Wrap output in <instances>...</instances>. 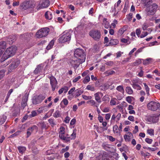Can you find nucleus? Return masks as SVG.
Masks as SVG:
<instances>
[{
  "label": "nucleus",
  "instance_id": "nucleus-1",
  "mask_svg": "<svg viewBox=\"0 0 160 160\" xmlns=\"http://www.w3.org/2000/svg\"><path fill=\"white\" fill-rule=\"evenodd\" d=\"M17 50V47L15 46H12L7 48L1 59V62H4L9 58L13 56Z\"/></svg>",
  "mask_w": 160,
  "mask_h": 160
},
{
  "label": "nucleus",
  "instance_id": "nucleus-2",
  "mask_svg": "<svg viewBox=\"0 0 160 160\" xmlns=\"http://www.w3.org/2000/svg\"><path fill=\"white\" fill-rule=\"evenodd\" d=\"M75 57L78 59V60L80 61V62H83L85 61L86 54L84 50L79 48L76 49L74 52Z\"/></svg>",
  "mask_w": 160,
  "mask_h": 160
},
{
  "label": "nucleus",
  "instance_id": "nucleus-3",
  "mask_svg": "<svg viewBox=\"0 0 160 160\" xmlns=\"http://www.w3.org/2000/svg\"><path fill=\"white\" fill-rule=\"evenodd\" d=\"M49 32V29L47 27L42 28L38 30L36 33L37 38H41L46 37Z\"/></svg>",
  "mask_w": 160,
  "mask_h": 160
},
{
  "label": "nucleus",
  "instance_id": "nucleus-4",
  "mask_svg": "<svg viewBox=\"0 0 160 160\" xmlns=\"http://www.w3.org/2000/svg\"><path fill=\"white\" fill-rule=\"evenodd\" d=\"M158 6L155 3L149 5L146 8L147 14L148 15H153L156 12Z\"/></svg>",
  "mask_w": 160,
  "mask_h": 160
},
{
  "label": "nucleus",
  "instance_id": "nucleus-5",
  "mask_svg": "<svg viewBox=\"0 0 160 160\" xmlns=\"http://www.w3.org/2000/svg\"><path fill=\"white\" fill-rule=\"evenodd\" d=\"M148 109L151 111H156L160 109V104L153 101L149 102L147 105Z\"/></svg>",
  "mask_w": 160,
  "mask_h": 160
},
{
  "label": "nucleus",
  "instance_id": "nucleus-6",
  "mask_svg": "<svg viewBox=\"0 0 160 160\" xmlns=\"http://www.w3.org/2000/svg\"><path fill=\"white\" fill-rule=\"evenodd\" d=\"M160 115L155 114L152 115H149L147 117L146 120L150 122L155 123L157 122L159 120V116Z\"/></svg>",
  "mask_w": 160,
  "mask_h": 160
},
{
  "label": "nucleus",
  "instance_id": "nucleus-7",
  "mask_svg": "<svg viewBox=\"0 0 160 160\" xmlns=\"http://www.w3.org/2000/svg\"><path fill=\"white\" fill-rule=\"evenodd\" d=\"M89 34L94 40H98L101 37V33L99 31L93 30L89 32Z\"/></svg>",
  "mask_w": 160,
  "mask_h": 160
},
{
  "label": "nucleus",
  "instance_id": "nucleus-8",
  "mask_svg": "<svg viewBox=\"0 0 160 160\" xmlns=\"http://www.w3.org/2000/svg\"><path fill=\"white\" fill-rule=\"evenodd\" d=\"M46 95L40 94L38 96L35 97L32 100V103L37 105L40 103L46 98Z\"/></svg>",
  "mask_w": 160,
  "mask_h": 160
},
{
  "label": "nucleus",
  "instance_id": "nucleus-9",
  "mask_svg": "<svg viewBox=\"0 0 160 160\" xmlns=\"http://www.w3.org/2000/svg\"><path fill=\"white\" fill-rule=\"evenodd\" d=\"M71 36L70 33H67L60 37L59 39V42L61 43H63L68 42L71 39Z\"/></svg>",
  "mask_w": 160,
  "mask_h": 160
},
{
  "label": "nucleus",
  "instance_id": "nucleus-10",
  "mask_svg": "<svg viewBox=\"0 0 160 160\" xmlns=\"http://www.w3.org/2000/svg\"><path fill=\"white\" fill-rule=\"evenodd\" d=\"M20 61L18 59H15L9 66L8 71L11 72L12 70L16 68L20 64Z\"/></svg>",
  "mask_w": 160,
  "mask_h": 160
},
{
  "label": "nucleus",
  "instance_id": "nucleus-11",
  "mask_svg": "<svg viewBox=\"0 0 160 160\" xmlns=\"http://www.w3.org/2000/svg\"><path fill=\"white\" fill-rule=\"evenodd\" d=\"M49 78L50 80V84L52 87V91H53L55 89L58 82L56 78L53 76L50 77Z\"/></svg>",
  "mask_w": 160,
  "mask_h": 160
},
{
  "label": "nucleus",
  "instance_id": "nucleus-12",
  "mask_svg": "<svg viewBox=\"0 0 160 160\" xmlns=\"http://www.w3.org/2000/svg\"><path fill=\"white\" fill-rule=\"evenodd\" d=\"M50 2L48 0H42L39 3V8H43L48 7L49 5Z\"/></svg>",
  "mask_w": 160,
  "mask_h": 160
},
{
  "label": "nucleus",
  "instance_id": "nucleus-13",
  "mask_svg": "<svg viewBox=\"0 0 160 160\" xmlns=\"http://www.w3.org/2000/svg\"><path fill=\"white\" fill-rule=\"evenodd\" d=\"M102 160H114V159L112 156L105 152L103 153L102 156Z\"/></svg>",
  "mask_w": 160,
  "mask_h": 160
},
{
  "label": "nucleus",
  "instance_id": "nucleus-14",
  "mask_svg": "<svg viewBox=\"0 0 160 160\" xmlns=\"http://www.w3.org/2000/svg\"><path fill=\"white\" fill-rule=\"evenodd\" d=\"M28 96L25 95L22 100L21 103V107L24 109L27 105V102L28 100Z\"/></svg>",
  "mask_w": 160,
  "mask_h": 160
},
{
  "label": "nucleus",
  "instance_id": "nucleus-15",
  "mask_svg": "<svg viewBox=\"0 0 160 160\" xmlns=\"http://www.w3.org/2000/svg\"><path fill=\"white\" fill-rule=\"evenodd\" d=\"M78 59L77 58L76 60H72L71 61V63L72 65L74 68H77L78 67L79 64L82 62H80V61L78 60Z\"/></svg>",
  "mask_w": 160,
  "mask_h": 160
},
{
  "label": "nucleus",
  "instance_id": "nucleus-16",
  "mask_svg": "<svg viewBox=\"0 0 160 160\" xmlns=\"http://www.w3.org/2000/svg\"><path fill=\"white\" fill-rule=\"evenodd\" d=\"M53 13V12L52 11H48L46 12L44 15L45 18L47 19H51L52 18V13Z\"/></svg>",
  "mask_w": 160,
  "mask_h": 160
},
{
  "label": "nucleus",
  "instance_id": "nucleus-17",
  "mask_svg": "<svg viewBox=\"0 0 160 160\" xmlns=\"http://www.w3.org/2000/svg\"><path fill=\"white\" fill-rule=\"evenodd\" d=\"M28 1H25L20 4V7L21 8L24 10H27L28 9Z\"/></svg>",
  "mask_w": 160,
  "mask_h": 160
},
{
  "label": "nucleus",
  "instance_id": "nucleus-18",
  "mask_svg": "<svg viewBox=\"0 0 160 160\" xmlns=\"http://www.w3.org/2000/svg\"><path fill=\"white\" fill-rule=\"evenodd\" d=\"M43 67L42 66V64H41L38 65L37 67L35 69L34 71V73L35 74H38V73L40 72L42 70L43 68Z\"/></svg>",
  "mask_w": 160,
  "mask_h": 160
},
{
  "label": "nucleus",
  "instance_id": "nucleus-19",
  "mask_svg": "<svg viewBox=\"0 0 160 160\" xmlns=\"http://www.w3.org/2000/svg\"><path fill=\"white\" fill-rule=\"evenodd\" d=\"M35 5V2L32 1H28V9L33 8H34Z\"/></svg>",
  "mask_w": 160,
  "mask_h": 160
},
{
  "label": "nucleus",
  "instance_id": "nucleus-20",
  "mask_svg": "<svg viewBox=\"0 0 160 160\" xmlns=\"http://www.w3.org/2000/svg\"><path fill=\"white\" fill-rule=\"evenodd\" d=\"M119 42L118 40L117 39H111L109 42V45H114L117 44Z\"/></svg>",
  "mask_w": 160,
  "mask_h": 160
},
{
  "label": "nucleus",
  "instance_id": "nucleus-21",
  "mask_svg": "<svg viewBox=\"0 0 160 160\" xmlns=\"http://www.w3.org/2000/svg\"><path fill=\"white\" fill-rule=\"evenodd\" d=\"M59 137L61 139L64 140L66 142H68L70 141L69 137H65L63 135H59Z\"/></svg>",
  "mask_w": 160,
  "mask_h": 160
},
{
  "label": "nucleus",
  "instance_id": "nucleus-22",
  "mask_svg": "<svg viewBox=\"0 0 160 160\" xmlns=\"http://www.w3.org/2000/svg\"><path fill=\"white\" fill-rule=\"evenodd\" d=\"M7 117L5 115H2L0 116V124H3L6 121Z\"/></svg>",
  "mask_w": 160,
  "mask_h": 160
},
{
  "label": "nucleus",
  "instance_id": "nucleus-23",
  "mask_svg": "<svg viewBox=\"0 0 160 160\" xmlns=\"http://www.w3.org/2000/svg\"><path fill=\"white\" fill-rule=\"evenodd\" d=\"M132 87L135 89L137 88L138 90H140L142 89L141 87L139 85L137 84L136 82H132Z\"/></svg>",
  "mask_w": 160,
  "mask_h": 160
},
{
  "label": "nucleus",
  "instance_id": "nucleus-24",
  "mask_svg": "<svg viewBox=\"0 0 160 160\" xmlns=\"http://www.w3.org/2000/svg\"><path fill=\"white\" fill-rule=\"evenodd\" d=\"M18 149L19 152L22 154L26 151V148L24 147L20 146L18 147Z\"/></svg>",
  "mask_w": 160,
  "mask_h": 160
},
{
  "label": "nucleus",
  "instance_id": "nucleus-25",
  "mask_svg": "<svg viewBox=\"0 0 160 160\" xmlns=\"http://www.w3.org/2000/svg\"><path fill=\"white\" fill-rule=\"evenodd\" d=\"M99 92H97L94 94L95 100L98 102H101V98L99 95Z\"/></svg>",
  "mask_w": 160,
  "mask_h": 160
},
{
  "label": "nucleus",
  "instance_id": "nucleus-26",
  "mask_svg": "<svg viewBox=\"0 0 160 160\" xmlns=\"http://www.w3.org/2000/svg\"><path fill=\"white\" fill-rule=\"evenodd\" d=\"M142 1L144 3L145 6L147 7L150 5L152 2V0H142Z\"/></svg>",
  "mask_w": 160,
  "mask_h": 160
},
{
  "label": "nucleus",
  "instance_id": "nucleus-27",
  "mask_svg": "<svg viewBox=\"0 0 160 160\" xmlns=\"http://www.w3.org/2000/svg\"><path fill=\"white\" fill-rule=\"evenodd\" d=\"M6 43L5 42H0V49H4L6 48Z\"/></svg>",
  "mask_w": 160,
  "mask_h": 160
},
{
  "label": "nucleus",
  "instance_id": "nucleus-28",
  "mask_svg": "<svg viewBox=\"0 0 160 160\" xmlns=\"http://www.w3.org/2000/svg\"><path fill=\"white\" fill-rule=\"evenodd\" d=\"M34 130H36L37 131L38 130V127L35 125H33L28 129V130L29 131L31 132H32Z\"/></svg>",
  "mask_w": 160,
  "mask_h": 160
},
{
  "label": "nucleus",
  "instance_id": "nucleus-29",
  "mask_svg": "<svg viewBox=\"0 0 160 160\" xmlns=\"http://www.w3.org/2000/svg\"><path fill=\"white\" fill-rule=\"evenodd\" d=\"M76 92L75 98H76L80 95L82 93L83 91L80 89H77L75 90Z\"/></svg>",
  "mask_w": 160,
  "mask_h": 160
},
{
  "label": "nucleus",
  "instance_id": "nucleus-30",
  "mask_svg": "<svg viewBox=\"0 0 160 160\" xmlns=\"http://www.w3.org/2000/svg\"><path fill=\"white\" fill-rule=\"evenodd\" d=\"M39 124H40V127L42 129H47L48 128V127L44 122H39Z\"/></svg>",
  "mask_w": 160,
  "mask_h": 160
},
{
  "label": "nucleus",
  "instance_id": "nucleus-31",
  "mask_svg": "<svg viewBox=\"0 0 160 160\" xmlns=\"http://www.w3.org/2000/svg\"><path fill=\"white\" fill-rule=\"evenodd\" d=\"M54 43V41L53 40H52L49 43V44L47 46L46 48V49L48 50H49L51 48H52Z\"/></svg>",
  "mask_w": 160,
  "mask_h": 160
},
{
  "label": "nucleus",
  "instance_id": "nucleus-32",
  "mask_svg": "<svg viewBox=\"0 0 160 160\" xmlns=\"http://www.w3.org/2000/svg\"><path fill=\"white\" fill-rule=\"evenodd\" d=\"M152 59L150 58H149L146 59L145 60H143V63L144 65H147L151 61Z\"/></svg>",
  "mask_w": 160,
  "mask_h": 160
},
{
  "label": "nucleus",
  "instance_id": "nucleus-33",
  "mask_svg": "<svg viewBox=\"0 0 160 160\" xmlns=\"http://www.w3.org/2000/svg\"><path fill=\"white\" fill-rule=\"evenodd\" d=\"M53 116L54 117L57 118L61 116V112L58 110H57L53 114Z\"/></svg>",
  "mask_w": 160,
  "mask_h": 160
},
{
  "label": "nucleus",
  "instance_id": "nucleus-34",
  "mask_svg": "<svg viewBox=\"0 0 160 160\" xmlns=\"http://www.w3.org/2000/svg\"><path fill=\"white\" fill-rule=\"evenodd\" d=\"M126 91L129 94H131L133 93V91L130 87H127L126 88Z\"/></svg>",
  "mask_w": 160,
  "mask_h": 160
},
{
  "label": "nucleus",
  "instance_id": "nucleus-35",
  "mask_svg": "<svg viewBox=\"0 0 160 160\" xmlns=\"http://www.w3.org/2000/svg\"><path fill=\"white\" fill-rule=\"evenodd\" d=\"M117 90L123 93L124 92V90L122 86L120 85L118 86L117 88Z\"/></svg>",
  "mask_w": 160,
  "mask_h": 160
},
{
  "label": "nucleus",
  "instance_id": "nucleus-36",
  "mask_svg": "<svg viewBox=\"0 0 160 160\" xmlns=\"http://www.w3.org/2000/svg\"><path fill=\"white\" fill-rule=\"evenodd\" d=\"M141 63V60L140 59H138L135 62H134L132 63V65L136 66L139 65Z\"/></svg>",
  "mask_w": 160,
  "mask_h": 160
},
{
  "label": "nucleus",
  "instance_id": "nucleus-37",
  "mask_svg": "<svg viewBox=\"0 0 160 160\" xmlns=\"http://www.w3.org/2000/svg\"><path fill=\"white\" fill-rule=\"evenodd\" d=\"M117 99L115 98H112L110 101V103L111 105H114L116 104V101H117Z\"/></svg>",
  "mask_w": 160,
  "mask_h": 160
},
{
  "label": "nucleus",
  "instance_id": "nucleus-38",
  "mask_svg": "<svg viewBox=\"0 0 160 160\" xmlns=\"http://www.w3.org/2000/svg\"><path fill=\"white\" fill-rule=\"evenodd\" d=\"M90 77L88 76H87L85 77V79H84L83 81V82H84V83H86L90 81Z\"/></svg>",
  "mask_w": 160,
  "mask_h": 160
},
{
  "label": "nucleus",
  "instance_id": "nucleus-39",
  "mask_svg": "<svg viewBox=\"0 0 160 160\" xmlns=\"http://www.w3.org/2000/svg\"><path fill=\"white\" fill-rule=\"evenodd\" d=\"M77 130L76 129H74L73 130V132L72 134L71 135V136L72 137V138L71 139H74L76 137V132Z\"/></svg>",
  "mask_w": 160,
  "mask_h": 160
},
{
  "label": "nucleus",
  "instance_id": "nucleus-40",
  "mask_svg": "<svg viewBox=\"0 0 160 160\" xmlns=\"http://www.w3.org/2000/svg\"><path fill=\"white\" fill-rule=\"evenodd\" d=\"M127 30V27H124L120 28L119 31V32L120 33V34H122L123 32Z\"/></svg>",
  "mask_w": 160,
  "mask_h": 160
},
{
  "label": "nucleus",
  "instance_id": "nucleus-41",
  "mask_svg": "<svg viewBox=\"0 0 160 160\" xmlns=\"http://www.w3.org/2000/svg\"><path fill=\"white\" fill-rule=\"evenodd\" d=\"M48 121L50 124L51 125L52 127H53L56 125V124L54 122V120L52 119H50L48 120Z\"/></svg>",
  "mask_w": 160,
  "mask_h": 160
},
{
  "label": "nucleus",
  "instance_id": "nucleus-42",
  "mask_svg": "<svg viewBox=\"0 0 160 160\" xmlns=\"http://www.w3.org/2000/svg\"><path fill=\"white\" fill-rule=\"evenodd\" d=\"M23 36L26 39H28L31 37V34L30 33H26L24 34Z\"/></svg>",
  "mask_w": 160,
  "mask_h": 160
},
{
  "label": "nucleus",
  "instance_id": "nucleus-43",
  "mask_svg": "<svg viewBox=\"0 0 160 160\" xmlns=\"http://www.w3.org/2000/svg\"><path fill=\"white\" fill-rule=\"evenodd\" d=\"M5 71L4 70L0 71V80L2 79L4 76Z\"/></svg>",
  "mask_w": 160,
  "mask_h": 160
},
{
  "label": "nucleus",
  "instance_id": "nucleus-44",
  "mask_svg": "<svg viewBox=\"0 0 160 160\" xmlns=\"http://www.w3.org/2000/svg\"><path fill=\"white\" fill-rule=\"evenodd\" d=\"M65 128L62 127L60 128V131L59 132V135H63L65 133Z\"/></svg>",
  "mask_w": 160,
  "mask_h": 160
},
{
  "label": "nucleus",
  "instance_id": "nucleus-45",
  "mask_svg": "<svg viewBox=\"0 0 160 160\" xmlns=\"http://www.w3.org/2000/svg\"><path fill=\"white\" fill-rule=\"evenodd\" d=\"M86 89L93 91L95 90V88L93 87L92 86L90 85H88L87 86Z\"/></svg>",
  "mask_w": 160,
  "mask_h": 160
},
{
  "label": "nucleus",
  "instance_id": "nucleus-46",
  "mask_svg": "<svg viewBox=\"0 0 160 160\" xmlns=\"http://www.w3.org/2000/svg\"><path fill=\"white\" fill-rule=\"evenodd\" d=\"M37 115V113L35 111H33L31 112V114L30 115V117H34Z\"/></svg>",
  "mask_w": 160,
  "mask_h": 160
},
{
  "label": "nucleus",
  "instance_id": "nucleus-47",
  "mask_svg": "<svg viewBox=\"0 0 160 160\" xmlns=\"http://www.w3.org/2000/svg\"><path fill=\"white\" fill-rule=\"evenodd\" d=\"M148 34V33L147 32H142V34L140 36V38H142L145 37L147 36Z\"/></svg>",
  "mask_w": 160,
  "mask_h": 160
},
{
  "label": "nucleus",
  "instance_id": "nucleus-48",
  "mask_svg": "<svg viewBox=\"0 0 160 160\" xmlns=\"http://www.w3.org/2000/svg\"><path fill=\"white\" fill-rule=\"evenodd\" d=\"M130 137L127 134H125L124 136V138L125 141H130Z\"/></svg>",
  "mask_w": 160,
  "mask_h": 160
},
{
  "label": "nucleus",
  "instance_id": "nucleus-49",
  "mask_svg": "<svg viewBox=\"0 0 160 160\" xmlns=\"http://www.w3.org/2000/svg\"><path fill=\"white\" fill-rule=\"evenodd\" d=\"M20 132V131H18L16 132H15L14 133L11 135V137L13 138L15 136L18 135L19 134V133Z\"/></svg>",
  "mask_w": 160,
  "mask_h": 160
},
{
  "label": "nucleus",
  "instance_id": "nucleus-50",
  "mask_svg": "<svg viewBox=\"0 0 160 160\" xmlns=\"http://www.w3.org/2000/svg\"><path fill=\"white\" fill-rule=\"evenodd\" d=\"M147 132L150 135H154V130L152 129H148Z\"/></svg>",
  "mask_w": 160,
  "mask_h": 160
},
{
  "label": "nucleus",
  "instance_id": "nucleus-51",
  "mask_svg": "<svg viewBox=\"0 0 160 160\" xmlns=\"http://www.w3.org/2000/svg\"><path fill=\"white\" fill-rule=\"evenodd\" d=\"M145 141L149 144H151L152 142V140L148 138L145 139Z\"/></svg>",
  "mask_w": 160,
  "mask_h": 160
},
{
  "label": "nucleus",
  "instance_id": "nucleus-52",
  "mask_svg": "<svg viewBox=\"0 0 160 160\" xmlns=\"http://www.w3.org/2000/svg\"><path fill=\"white\" fill-rule=\"evenodd\" d=\"M118 129V126L117 125H115L113 127V131L114 132H116V133H118V131H117Z\"/></svg>",
  "mask_w": 160,
  "mask_h": 160
},
{
  "label": "nucleus",
  "instance_id": "nucleus-53",
  "mask_svg": "<svg viewBox=\"0 0 160 160\" xmlns=\"http://www.w3.org/2000/svg\"><path fill=\"white\" fill-rule=\"evenodd\" d=\"M131 56L129 58H126L125 60H122V64H124L125 62H128L129 60L131 59Z\"/></svg>",
  "mask_w": 160,
  "mask_h": 160
},
{
  "label": "nucleus",
  "instance_id": "nucleus-54",
  "mask_svg": "<svg viewBox=\"0 0 160 160\" xmlns=\"http://www.w3.org/2000/svg\"><path fill=\"white\" fill-rule=\"evenodd\" d=\"M69 149V147L68 146H67L65 148H62L61 150V152L62 153L64 152L67 151Z\"/></svg>",
  "mask_w": 160,
  "mask_h": 160
},
{
  "label": "nucleus",
  "instance_id": "nucleus-55",
  "mask_svg": "<svg viewBox=\"0 0 160 160\" xmlns=\"http://www.w3.org/2000/svg\"><path fill=\"white\" fill-rule=\"evenodd\" d=\"M81 78L80 76H78L73 80L72 82H77Z\"/></svg>",
  "mask_w": 160,
  "mask_h": 160
},
{
  "label": "nucleus",
  "instance_id": "nucleus-56",
  "mask_svg": "<svg viewBox=\"0 0 160 160\" xmlns=\"http://www.w3.org/2000/svg\"><path fill=\"white\" fill-rule=\"evenodd\" d=\"M13 91V89H10L8 92L7 93V97L8 98H9V97H10L11 94L12 92Z\"/></svg>",
  "mask_w": 160,
  "mask_h": 160
},
{
  "label": "nucleus",
  "instance_id": "nucleus-57",
  "mask_svg": "<svg viewBox=\"0 0 160 160\" xmlns=\"http://www.w3.org/2000/svg\"><path fill=\"white\" fill-rule=\"evenodd\" d=\"M132 97L130 96H128L126 98V101L129 103H131L132 100L131 98Z\"/></svg>",
  "mask_w": 160,
  "mask_h": 160
},
{
  "label": "nucleus",
  "instance_id": "nucleus-58",
  "mask_svg": "<svg viewBox=\"0 0 160 160\" xmlns=\"http://www.w3.org/2000/svg\"><path fill=\"white\" fill-rule=\"evenodd\" d=\"M148 27V26L146 23H144V24L142 25V28L143 30H146Z\"/></svg>",
  "mask_w": 160,
  "mask_h": 160
},
{
  "label": "nucleus",
  "instance_id": "nucleus-59",
  "mask_svg": "<svg viewBox=\"0 0 160 160\" xmlns=\"http://www.w3.org/2000/svg\"><path fill=\"white\" fill-rule=\"evenodd\" d=\"M111 117V114L110 113H108L105 115V119L107 120H109Z\"/></svg>",
  "mask_w": 160,
  "mask_h": 160
},
{
  "label": "nucleus",
  "instance_id": "nucleus-60",
  "mask_svg": "<svg viewBox=\"0 0 160 160\" xmlns=\"http://www.w3.org/2000/svg\"><path fill=\"white\" fill-rule=\"evenodd\" d=\"M75 87H73L71 88L70 90L68 92V94H70L72 93L75 90Z\"/></svg>",
  "mask_w": 160,
  "mask_h": 160
},
{
  "label": "nucleus",
  "instance_id": "nucleus-61",
  "mask_svg": "<svg viewBox=\"0 0 160 160\" xmlns=\"http://www.w3.org/2000/svg\"><path fill=\"white\" fill-rule=\"evenodd\" d=\"M70 121V118L68 116H67L65 118V120L64 121V122L66 123H69Z\"/></svg>",
  "mask_w": 160,
  "mask_h": 160
},
{
  "label": "nucleus",
  "instance_id": "nucleus-62",
  "mask_svg": "<svg viewBox=\"0 0 160 160\" xmlns=\"http://www.w3.org/2000/svg\"><path fill=\"white\" fill-rule=\"evenodd\" d=\"M62 101L63 102V103L64 105L66 106L68 104V101L67 99L64 98L63 100Z\"/></svg>",
  "mask_w": 160,
  "mask_h": 160
},
{
  "label": "nucleus",
  "instance_id": "nucleus-63",
  "mask_svg": "<svg viewBox=\"0 0 160 160\" xmlns=\"http://www.w3.org/2000/svg\"><path fill=\"white\" fill-rule=\"evenodd\" d=\"M113 63L112 61H109L106 63V65L109 66H112L113 65Z\"/></svg>",
  "mask_w": 160,
  "mask_h": 160
},
{
  "label": "nucleus",
  "instance_id": "nucleus-64",
  "mask_svg": "<svg viewBox=\"0 0 160 160\" xmlns=\"http://www.w3.org/2000/svg\"><path fill=\"white\" fill-rule=\"evenodd\" d=\"M136 32L137 35L138 37H139V35L141 33V31L139 29H137L136 30Z\"/></svg>",
  "mask_w": 160,
  "mask_h": 160
}]
</instances>
